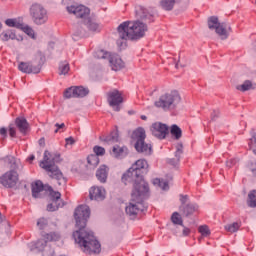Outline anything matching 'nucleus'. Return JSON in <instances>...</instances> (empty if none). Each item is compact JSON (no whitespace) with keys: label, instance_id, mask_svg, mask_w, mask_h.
Instances as JSON below:
<instances>
[{"label":"nucleus","instance_id":"37","mask_svg":"<svg viewBox=\"0 0 256 256\" xmlns=\"http://www.w3.org/2000/svg\"><path fill=\"white\" fill-rule=\"evenodd\" d=\"M170 133L171 135H173V137H175V139H181L183 132L181 131V128H179V126L174 124L171 127Z\"/></svg>","mask_w":256,"mask_h":256},{"label":"nucleus","instance_id":"58","mask_svg":"<svg viewBox=\"0 0 256 256\" xmlns=\"http://www.w3.org/2000/svg\"><path fill=\"white\" fill-rule=\"evenodd\" d=\"M251 150L253 151L254 155H256V149L253 148V149H251Z\"/></svg>","mask_w":256,"mask_h":256},{"label":"nucleus","instance_id":"1","mask_svg":"<svg viewBox=\"0 0 256 256\" xmlns=\"http://www.w3.org/2000/svg\"><path fill=\"white\" fill-rule=\"evenodd\" d=\"M89 217H91L89 206L82 204L75 209L74 219L79 230L73 233V237L83 253H86V255H99L101 253V243H99L93 232L85 229Z\"/></svg>","mask_w":256,"mask_h":256},{"label":"nucleus","instance_id":"20","mask_svg":"<svg viewBox=\"0 0 256 256\" xmlns=\"http://www.w3.org/2000/svg\"><path fill=\"white\" fill-rule=\"evenodd\" d=\"M0 39L4 42L17 41L18 43H21L23 41V36L17 35L13 29H7L1 32Z\"/></svg>","mask_w":256,"mask_h":256},{"label":"nucleus","instance_id":"48","mask_svg":"<svg viewBox=\"0 0 256 256\" xmlns=\"http://www.w3.org/2000/svg\"><path fill=\"white\" fill-rule=\"evenodd\" d=\"M237 159H230L226 162V166L227 167H232L233 165H235V163H237Z\"/></svg>","mask_w":256,"mask_h":256},{"label":"nucleus","instance_id":"53","mask_svg":"<svg viewBox=\"0 0 256 256\" xmlns=\"http://www.w3.org/2000/svg\"><path fill=\"white\" fill-rule=\"evenodd\" d=\"M0 135H2L3 137H7V129L1 128L0 129Z\"/></svg>","mask_w":256,"mask_h":256},{"label":"nucleus","instance_id":"4","mask_svg":"<svg viewBox=\"0 0 256 256\" xmlns=\"http://www.w3.org/2000/svg\"><path fill=\"white\" fill-rule=\"evenodd\" d=\"M0 163H3L6 167L11 169L0 176V184L6 189H13L19 182V173H17V169H19L20 162L13 156H6L0 159Z\"/></svg>","mask_w":256,"mask_h":256},{"label":"nucleus","instance_id":"49","mask_svg":"<svg viewBox=\"0 0 256 256\" xmlns=\"http://www.w3.org/2000/svg\"><path fill=\"white\" fill-rule=\"evenodd\" d=\"M55 127H57V129L54 131V133H59V129H63L65 127V123H62V124L56 123Z\"/></svg>","mask_w":256,"mask_h":256},{"label":"nucleus","instance_id":"54","mask_svg":"<svg viewBox=\"0 0 256 256\" xmlns=\"http://www.w3.org/2000/svg\"><path fill=\"white\" fill-rule=\"evenodd\" d=\"M179 67H185V64L181 63V60H179V61L176 63V69H179Z\"/></svg>","mask_w":256,"mask_h":256},{"label":"nucleus","instance_id":"56","mask_svg":"<svg viewBox=\"0 0 256 256\" xmlns=\"http://www.w3.org/2000/svg\"><path fill=\"white\" fill-rule=\"evenodd\" d=\"M28 161H35V155H31V156L28 158Z\"/></svg>","mask_w":256,"mask_h":256},{"label":"nucleus","instance_id":"42","mask_svg":"<svg viewBox=\"0 0 256 256\" xmlns=\"http://www.w3.org/2000/svg\"><path fill=\"white\" fill-rule=\"evenodd\" d=\"M251 138L248 140V147L249 149H255L256 147V132L252 130L250 132Z\"/></svg>","mask_w":256,"mask_h":256},{"label":"nucleus","instance_id":"32","mask_svg":"<svg viewBox=\"0 0 256 256\" xmlns=\"http://www.w3.org/2000/svg\"><path fill=\"white\" fill-rule=\"evenodd\" d=\"M153 185L160 187L162 191H169V183L167 181L161 180L159 178H155L153 180Z\"/></svg>","mask_w":256,"mask_h":256},{"label":"nucleus","instance_id":"40","mask_svg":"<svg viewBox=\"0 0 256 256\" xmlns=\"http://www.w3.org/2000/svg\"><path fill=\"white\" fill-rule=\"evenodd\" d=\"M198 233L202 235V237H209L211 235V230L207 225H201L198 227Z\"/></svg>","mask_w":256,"mask_h":256},{"label":"nucleus","instance_id":"25","mask_svg":"<svg viewBox=\"0 0 256 256\" xmlns=\"http://www.w3.org/2000/svg\"><path fill=\"white\" fill-rule=\"evenodd\" d=\"M136 15L140 19H143L144 21H148L149 23H151V18L153 17V15L149 13V10H147L145 7H142V6H139L136 9Z\"/></svg>","mask_w":256,"mask_h":256},{"label":"nucleus","instance_id":"15","mask_svg":"<svg viewBox=\"0 0 256 256\" xmlns=\"http://www.w3.org/2000/svg\"><path fill=\"white\" fill-rule=\"evenodd\" d=\"M89 95V89L84 88L83 86H72L65 90L64 97L66 99L87 97Z\"/></svg>","mask_w":256,"mask_h":256},{"label":"nucleus","instance_id":"36","mask_svg":"<svg viewBox=\"0 0 256 256\" xmlns=\"http://www.w3.org/2000/svg\"><path fill=\"white\" fill-rule=\"evenodd\" d=\"M20 31H23L24 33H26V35H28V37L35 39V30H33V28H31V26L23 24Z\"/></svg>","mask_w":256,"mask_h":256},{"label":"nucleus","instance_id":"44","mask_svg":"<svg viewBox=\"0 0 256 256\" xmlns=\"http://www.w3.org/2000/svg\"><path fill=\"white\" fill-rule=\"evenodd\" d=\"M93 151L97 157L105 155V148L101 146H94Z\"/></svg>","mask_w":256,"mask_h":256},{"label":"nucleus","instance_id":"52","mask_svg":"<svg viewBox=\"0 0 256 256\" xmlns=\"http://www.w3.org/2000/svg\"><path fill=\"white\" fill-rule=\"evenodd\" d=\"M182 233H183L184 237H187V235H189V233H191V229L184 227Z\"/></svg>","mask_w":256,"mask_h":256},{"label":"nucleus","instance_id":"23","mask_svg":"<svg viewBox=\"0 0 256 256\" xmlns=\"http://www.w3.org/2000/svg\"><path fill=\"white\" fill-rule=\"evenodd\" d=\"M107 175H109V167L102 165L96 171V177L100 183H107Z\"/></svg>","mask_w":256,"mask_h":256},{"label":"nucleus","instance_id":"17","mask_svg":"<svg viewBox=\"0 0 256 256\" xmlns=\"http://www.w3.org/2000/svg\"><path fill=\"white\" fill-rule=\"evenodd\" d=\"M50 200L52 201L50 204L47 205V211H57L59 207H63V201L61 200V194L57 191L51 190L50 193Z\"/></svg>","mask_w":256,"mask_h":256},{"label":"nucleus","instance_id":"16","mask_svg":"<svg viewBox=\"0 0 256 256\" xmlns=\"http://www.w3.org/2000/svg\"><path fill=\"white\" fill-rule=\"evenodd\" d=\"M46 191L50 194L51 191H53V188L49 185H43V182L39 180L32 184V197H34V199H39V197L46 193Z\"/></svg>","mask_w":256,"mask_h":256},{"label":"nucleus","instance_id":"43","mask_svg":"<svg viewBox=\"0 0 256 256\" xmlns=\"http://www.w3.org/2000/svg\"><path fill=\"white\" fill-rule=\"evenodd\" d=\"M47 225H49V222L47 221L46 218L38 219L37 227H39V229L43 230V229H45V227H47Z\"/></svg>","mask_w":256,"mask_h":256},{"label":"nucleus","instance_id":"9","mask_svg":"<svg viewBox=\"0 0 256 256\" xmlns=\"http://www.w3.org/2000/svg\"><path fill=\"white\" fill-rule=\"evenodd\" d=\"M147 135L145 134V129L138 128L133 131L132 139L136 141L134 147L138 153H143V155H151L153 153V147L151 144L145 142V138Z\"/></svg>","mask_w":256,"mask_h":256},{"label":"nucleus","instance_id":"47","mask_svg":"<svg viewBox=\"0 0 256 256\" xmlns=\"http://www.w3.org/2000/svg\"><path fill=\"white\" fill-rule=\"evenodd\" d=\"M182 153H183V146H178L177 150L175 152V157L178 159V161H179Z\"/></svg>","mask_w":256,"mask_h":256},{"label":"nucleus","instance_id":"8","mask_svg":"<svg viewBox=\"0 0 256 256\" xmlns=\"http://www.w3.org/2000/svg\"><path fill=\"white\" fill-rule=\"evenodd\" d=\"M207 23L210 31H215L222 41L229 39V34L231 33V26L229 24L220 22L217 16H210Z\"/></svg>","mask_w":256,"mask_h":256},{"label":"nucleus","instance_id":"29","mask_svg":"<svg viewBox=\"0 0 256 256\" xmlns=\"http://www.w3.org/2000/svg\"><path fill=\"white\" fill-rule=\"evenodd\" d=\"M101 141L106 145H113L119 141V133L117 131L112 132L109 136L100 137Z\"/></svg>","mask_w":256,"mask_h":256},{"label":"nucleus","instance_id":"7","mask_svg":"<svg viewBox=\"0 0 256 256\" xmlns=\"http://www.w3.org/2000/svg\"><path fill=\"white\" fill-rule=\"evenodd\" d=\"M181 104V94L177 90H170L162 94L154 103L155 107L163 111H175Z\"/></svg>","mask_w":256,"mask_h":256},{"label":"nucleus","instance_id":"38","mask_svg":"<svg viewBox=\"0 0 256 256\" xmlns=\"http://www.w3.org/2000/svg\"><path fill=\"white\" fill-rule=\"evenodd\" d=\"M87 161L90 167H97V165H99V156L91 154L88 156Z\"/></svg>","mask_w":256,"mask_h":256},{"label":"nucleus","instance_id":"46","mask_svg":"<svg viewBox=\"0 0 256 256\" xmlns=\"http://www.w3.org/2000/svg\"><path fill=\"white\" fill-rule=\"evenodd\" d=\"M189 201L188 195L180 194V203L181 205H187V202Z\"/></svg>","mask_w":256,"mask_h":256},{"label":"nucleus","instance_id":"57","mask_svg":"<svg viewBox=\"0 0 256 256\" xmlns=\"http://www.w3.org/2000/svg\"><path fill=\"white\" fill-rule=\"evenodd\" d=\"M141 119H142V121H147V116L142 115V116H141Z\"/></svg>","mask_w":256,"mask_h":256},{"label":"nucleus","instance_id":"27","mask_svg":"<svg viewBox=\"0 0 256 256\" xmlns=\"http://www.w3.org/2000/svg\"><path fill=\"white\" fill-rule=\"evenodd\" d=\"M16 127L19 129L20 133H27L29 129V122L24 117L16 118Z\"/></svg>","mask_w":256,"mask_h":256},{"label":"nucleus","instance_id":"30","mask_svg":"<svg viewBox=\"0 0 256 256\" xmlns=\"http://www.w3.org/2000/svg\"><path fill=\"white\" fill-rule=\"evenodd\" d=\"M7 27H14L15 29H23V20L21 18H10L5 21Z\"/></svg>","mask_w":256,"mask_h":256},{"label":"nucleus","instance_id":"55","mask_svg":"<svg viewBox=\"0 0 256 256\" xmlns=\"http://www.w3.org/2000/svg\"><path fill=\"white\" fill-rule=\"evenodd\" d=\"M39 145H42V146L45 145V139H43V138L40 139V140H39Z\"/></svg>","mask_w":256,"mask_h":256},{"label":"nucleus","instance_id":"33","mask_svg":"<svg viewBox=\"0 0 256 256\" xmlns=\"http://www.w3.org/2000/svg\"><path fill=\"white\" fill-rule=\"evenodd\" d=\"M241 227V223L233 222L232 224H227L224 226L225 231L228 233H237Z\"/></svg>","mask_w":256,"mask_h":256},{"label":"nucleus","instance_id":"60","mask_svg":"<svg viewBox=\"0 0 256 256\" xmlns=\"http://www.w3.org/2000/svg\"><path fill=\"white\" fill-rule=\"evenodd\" d=\"M1 27H2V26H1V24H0V30H1Z\"/></svg>","mask_w":256,"mask_h":256},{"label":"nucleus","instance_id":"3","mask_svg":"<svg viewBox=\"0 0 256 256\" xmlns=\"http://www.w3.org/2000/svg\"><path fill=\"white\" fill-rule=\"evenodd\" d=\"M149 164L145 159L137 160L130 169L122 176L124 183H134V187L137 185L138 188L143 191H149V184L143 180V173H147Z\"/></svg>","mask_w":256,"mask_h":256},{"label":"nucleus","instance_id":"10","mask_svg":"<svg viewBox=\"0 0 256 256\" xmlns=\"http://www.w3.org/2000/svg\"><path fill=\"white\" fill-rule=\"evenodd\" d=\"M30 15L35 25H45L49 21L47 10L41 4H33L30 8Z\"/></svg>","mask_w":256,"mask_h":256},{"label":"nucleus","instance_id":"51","mask_svg":"<svg viewBox=\"0 0 256 256\" xmlns=\"http://www.w3.org/2000/svg\"><path fill=\"white\" fill-rule=\"evenodd\" d=\"M9 135H10V137H15L16 131H15L14 127L9 128Z\"/></svg>","mask_w":256,"mask_h":256},{"label":"nucleus","instance_id":"24","mask_svg":"<svg viewBox=\"0 0 256 256\" xmlns=\"http://www.w3.org/2000/svg\"><path fill=\"white\" fill-rule=\"evenodd\" d=\"M177 3H181V0H160L159 5L164 11H173Z\"/></svg>","mask_w":256,"mask_h":256},{"label":"nucleus","instance_id":"19","mask_svg":"<svg viewBox=\"0 0 256 256\" xmlns=\"http://www.w3.org/2000/svg\"><path fill=\"white\" fill-rule=\"evenodd\" d=\"M18 69L22 73H40L41 65H35L34 62H20L18 65Z\"/></svg>","mask_w":256,"mask_h":256},{"label":"nucleus","instance_id":"35","mask_svg":"<svg viewBox=\"0 0 256 256\" xmlns=\"http://www.w3.org/2000/svg\"><path fill=\"white\" fill-rule=\"evenodd\" d=\"M94 57H96V59H110L111 57V53L105 51V50H97L94 54Z\"/></svg>","mask_w":256,"mask_h":256},{"label":"nucleus","instance_id":"6","mask_svg":"<svg viewBox=\"0 0 256 256\" xmlns=\"http://www.w3.org/2000/svg\"><path fill=\"white\" fill-rule=\"evenodd\" d=\"M60 156L59 154H51L49 151L44 152V158L40 162V167L45 169L50 173V177L52 179H57L58 185L65 183V178L63 177V173L59 171V168L55 165V163H59Z\"/></svg>","mask_w":256,"mask_h":256},{"label":"nucleus","instance_id":"50","mask_svg":"<svg viewBox=\"0 0 256 256\" xmlns=\"http://www.w3.org/2000/svg\"><path fill=\"white\" fill-rule=\"evenodd\" d=\"M75 143V139L73 137L66 138V145H73Z\"/></svg>","mask_w":256,"mask_h":256},{"label":"nucleus","instance_id":"13","mask_svg":"<svg viewBox=\"0 0 256 256\" xmlns=\"http://www.w3.org/2000/svg\"><path fill=\"white\" fill-rule=\"evenodd\" d=\"M85 27L89 29V31H100L101 27L97 24V22L88 18L85 23L77 24L74 29L76 31V35L80 37H85Z\"/></svg>","mask_w":256,"mask_h":256},{"label":"nucleus","instance_id":"14","mask_svg":"<svg viewBox=\"0 0 256 256\" xmlns=\"http://www.w3.org/2000/svg\"><path fill=\"white\" fill-rule=\"evenodd\" d=\"M150 131L157 139H165L169 134V126L161 122H155L151 125Z\"/></svg>","mask_w":256,"mask_h":256},{"label":"nucleus","instance_id":"11","mask_svg":"<svg viewBox=\"0 0 256 256\" xmlns=\"http://www.w3.org/2000/svg\"><path fill=\"white\" fill-rule=\"evenodd\" d=\"M67 12L70 15H75L78 19H82V23H85L89 19L91 10L83 5H71L66 7Z\"/></svg>","mask_w":256,"mask_h":256},{"label":"nucleus","instance_id":"26","mask_svg":"<svg viewBox=\"0 0 256 256\" xmlns=\"http://www.w3.org/2000/svg\"><path fill=\"white\" fill-rule=\"evenodd\" d=\"M180 213H183L186 217L193 215L197 211L198 207L195 204L180 205Z\"/></svg>","mask_w":256,"mask_h":256},{"label":"nucleus","instance_id":"34","mask_svg":"<svg viewBox=\"0 0 256 256\" xmlns=\"http://www.w3.org/2000/svg\"><path fill=\"white\" fill-rule=\"evenodd\" d=\"M70 69L71 68L69 67V63L61 62L58 67V73L59 75H67Z\"/></svg>","mask_w":256,"mask_h":256},{"label":"nucleus","instance_id":"45","mask_svg":"<svg viewBox=\"0 0 256 256\" xmlns=\"http://www.w3.org/2000/svg\"><path fill=\"white\" fill-rule=\"evenodd\" d=\"M248 169L252 173L253 177H256V160L248 164Z\"/></svg>","mask_w":256,"mask_h":256},{"label":"nucleus","instance_id":"2","mask_svg":"<svg viewBox=\"0 0 256 256\" xmlns=\"http://www.w3.org/2000/svg\"><path fill=\"white\" fill-rule=\"evenodd\" d=\"M147 31H149L147 24L141 21L122 22L117 27V46L119 49H125L127 41H139L143 39Z\"/></svg>","mask_w":256,"mask_h":256},{"label":"nucleus","instance_id":"39","mask_svg":"<svg viewBox=\"0 0 256 256\" xmlns=\"http://www.w3.org/2000/svg\"><path fill=\"white\" fill-rule=\"evenodd\" d=\"M248 207H256V190H252L248 194Z\"/></svg>","mask_w":256,"mask_h":256},{"label":"nucleus","instance_id":"22","mask_svg":"<svg viewBox=\"0 0 256 256\" xmlns=\"http://www.w3.org/2000/svg\"><path fill=\"white\" fill-rule=\"evenodd\" d=\"M109 63L112 71H121L125 67V62L117 54H111L109 58Z\"/></svg>","mask_w":256,"mask_h":256},{"label":"nucleus","instance_id":"12","mask_svg":"<svg viewBox=\"0 0 256 256\" xmlns=\"http://www.w3.org/2000/svg\"><path fill=\"white\" fill-rule=\"evenodd\" d=\"M107 101L113 111H121V104L123 103V92L114 89L107 94Z\"/></svg>","mask_w":256,"mask_h":256},{"label":"nucleus","instance_id":"41","mask_svg":"<svg viewBox=\"0 0 256 256\" xmlns=\"http://www.w3.org/2000/svg\"><path fill=\"white\" fill-rule=\"evenodd\" d=\"M171 221L174 225H183V218H181V215L178 214V212L172 214Z\"/></svg>","mask_w":256,"mask_h":256},{"label":"nucleus","instance_id":"31","mask_svg":"<svg viewBox=\"0 0 256 256\" xmlns=\"http://www.w3.org/2000/svg\"><path fill=\"white\" fill-rule=\"evenodd\" d=\"M112 154L116 159H121L122 157H125L127 155V148L121 147V146H114L112 149Z\"/></svg>","mask_w":256,"mask_h":256},{"label":"nucleus","instance_id":"21","mask_svg":"<svg viewBox=\"0 0 256 256\" xmlns=\"http://www.w3.org/2000/svg\"><path fill=\"white\" fill-rule=\"evenodd\" d=\"M105 188L103 187H99V186H94L90 188L89 191V197L91 200L94 201H103V199H105Z\"/></svg>","mask_w":256,"mask_h":256},{"label":"nucleus","instance_id":"5","mask_svg":"<svg viewBox=\"0 0 256 256\" xmlns=\"http://www.w3.org/2000/svg\"><path fill=\"white\" fill-rule=\"evenodd\" d=\"M147 193H149V191H143V188H139L138 185L133 188L130 202L125 207L126 215H128L130 219H135L138 213H143V211L147 209L145 204H143V199H145Z\"/></svg>","mask_w":256,"mask_h":256},{"label":"nucleus","instance_id":"28","mask_svg":"<svg viewBox=\"0 0 256 256\" xmlns=\"http://www.w3.org/2000/svg\"><path fill=\"white\" fill-rule=\"evenodd\" d=\"M255 87L256 85L251 80H246L242 84L237 85L236 89L237 91H241L242 93H245L246 91H253Z\"/></svg>","mask_w":256,"mask_h":256},{"label":"nucleus","instance_id":"59","mask_svg":"<svg viewBox=\"0 0 256 256\" xmlns=\"http://www.w3.org/2000/svg\"><path fill=\"white\" fill-rule=\"evenodd\" d=\"M0 221H1V213H0Z\"/></svg>","mask_w":256,"mask_h":256},{"label":"nucleus","instance_id":"18","mask_svg":"<svg viewBox=\"0 0 256 256\" xmlns=\"http://www.w3.org/2000/svg\"><path fill=\"white\" fill-rule=\"evenodd\" d=\"M61 239V235L57 232L49 233L44 236V239L38 240L36 242V248L40 251H43L45 247H47L48 241H59Z\"/></svg>","mask_w":256,"mask_h":256}]
</instances>
